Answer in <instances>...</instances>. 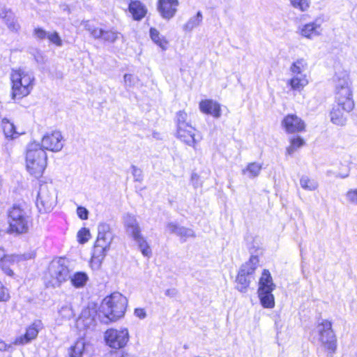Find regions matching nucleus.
Wrapping results in <instances>:
<instances>
[{
	"instance_id": "obj_7",
	"label": "nucleus",
	"mask_w": 357,
	"mask_h": 357,
	"mask_svg": "<svg viewBox=\"0 0 357 357\" xmlns=\"http://www.w3.org/2000/svg\"><path fill=\"white\" fill-rule=\"evenodd\" d=\"M69 278L70 271L68 266L64 264L63 259H59L51 262L46 276L47 282L50 287H59Z\"/></svg>"
},
{
	"instance_id": "obj_1",
	"label": "nucleus",
	"mask_w": 357,
	"mask_h": 357,
	"mask_svg": "<svg viewBox=\"0 0 357 357\" xmlns=\"http://www.w3.org/2000/svg\"><path fill=\"white\" fill-rule=\"evenodd\" d=\"M10 79L13 100H20L26 97L31 93L36 84L33 71L26 67L13 68Z\"/></svg>"
},
{
	"instance_id": "obj_46",
	"label": "nucleus",
	"mask_w": 357,
	"mask_h": 357,
	"mask_svg": "<svg viewBox=\"0 0 357 357\" xmlns=\"http://www.w3.org/2000/svg\"><path fill=\"white\" fill-rule=\"evenodd\" d=\"M177 236L185 239L195 236V232L192 229L190 228H185L184 227H180Z\"/></svg>"
},
{
	"instance_id": "obj_39",
	"label": "nucleus",
	"mask_w": 357,
	"mask_h": 357,
	"mask_svg": "<svg viewBox=\"0 0 357 357\" xmlns=\"http://www.w3.org/2000/svg\"><path fill=\"white\" fill-rule=\"evenodd\" d=\"M305 141L300 137H292L290 139V145L287 148V153L293 154L298 149L302 147Z\"/></svg>"
},
{
	"instance_id": "obj_32",
	"label": "nucleus",
	"mask_w": 357,
	"mask_h": 357,
	"mask_svg": "<svg viewBox=\"0 0 357 357\" xmlns=\"http://www.w3.org/2000/svg\"><path fill=\"white\" fill-rule=\"evenodd\" d=\"M262 169V165L258 162H250L242 170L243 175H247L250 178L257 177Z\"/></svg>"
},
{
	"instance_id": "obj_16",
	"label": "nucleus",
	"mask_w": 357,
	"mask_h": 357,
	"mask_svg": "<svg viewBox=\"0 0 357 357\" xmlns=\"http://www.w3.org/2000/svg\"><path fill=\"white\" fill-rule=\"evenodd\" d=\"M282 125L289 133L298 132L304 130L305 125L304 121L295 114L286 116Z\"/></svg>"
},
{
	"instance_id": "obj_12",
	"label": "nucleus",
	"mask_w": 357,
	"mask_h": 357,
	"mask_svg": "<svg viewBox=\"0 0 357 357\" xmlns=\"http://www.w3.org/2000/svg\"><path fill=\"white\" fill-rule=\"evenodd\" d=\"M112 241V234L109 225L101 223L98 227V237L95 248L97 252L107 251Z\"/></svg>"
},
{
	"instance_id": "obj_9",
	"label": "nucleus",
	"mask_w": 357,
	"mask_h": 357,
	"mask_svg": "<svg viewBox=\"0 0 357 357\" xmlns=\"http://www.w3.org/2000/svg\"><path fill=\"white\" fill-rule=\"evenodd\" d=\"M104 339L106 344L110 348L120 349L126 346L130 339V335L126 328H109L105 332Z\"/></svg>"
},
{
	"instance_id": "obj_4",
	"label": "nucleus",
	"mask_w": 357,
	"mask_h": 357,
	"mask_svg": "<svg viewBox=\"0 0 357 357\" xmlns=\"http://www.w3.org/2000/svg\"><path fill=\"white\" fill-rule=\"evenodd\" d=\"M123 223L126 234L137 243L142 254L149 257L152 253L151 249L142 234V229L137 217L130 213H126L123 217Z\"/></svg>"
},
{
	"instance_id": "obj_51",
	"label": "nucleus",
	"mask_w": 357,
	"mask_h": 357,
	"mask_svg": "<svg viewBox=\"0 0 357 357\" xmlns=\"http://www.w3.org/2000/svg\"><path fill=\"white\" fill-rule=\"evenodd\" d=\"M349 168L348 166H344L342 169L339 171L338 172H336L335 176L337 178H346L349 176Z\"/></svg>"
},
{
	"instance_id": "obj_27",
	"label": "nucleus",
	"mask_w": 357,
	"mask_h": 357,
	"mask_svg": "<svg viewBox=\"0 0 357 357\" xmlns=\"http://www.w3.org/2000/svg\"><path fill=\"white\" fill-rule=\"evenodd\" d=\"M69 279L71 284L74 287L79 289L84 287L86 284L89 280V276L84 272H76L73 275H70Z\"/></svg>"
},
{
	"instance_id": "obj_38",
	"label": "nucleus",
	"mask_w": 357,
	"mask_h": 357,
	"mask_svg": "<svg viewBox=\"0 0 357 357\" xmlns=\"http://www.w3.org/2000/svg\"><path fill=\"white\" fill-rule=\"evenodd\" d=\"M2 128L5 136L8 138H15L17 136L18 133L15 131V127L14 124L10 122L8 119H3L2 121Z\"/></svg>"
},
{
	"instance_id": "obj_30",
	"label": "nucleus",
	"mask_w": 357,
	"mask_h": 357,
	"mask_svg": "<svg viewBox=\"0 0 357 357\" xmlns=\"http://www.w3.org/2000/svg\"><path fill=\"white\" fill-rule=\"evenodd\" d=\"M149 32L150 37L154 43L159 46L162 50H166L168 47V40L165 37L162 36L155 28H151Z\"/></svg>"
},
{
	"instance_id": "obj_48",
	"label": "nucleus",
	"mask_w": 357,
	"mask_h": 357,
	"mask_svg": "<svg viewBox=\"0 0 357 357\" xmlns=\"http://www.w3.org/2000/svg\"><path fill=\"white\" fill-rule=\"evenodd\" d=\"M10 297L9 290L0 281V302H6Z\"/></svg>"
},
{
	"instance_id": "obj_35",
	"label": "nucleus",
	"mask_w": 357,
	"mask_h": 357,
	"mask_svg": "<svg viewBox=\"0 0 357 357\" xmlns=\"http://www.w3.org/2000/svg\"><path fill=\"white\" fill-rule=\"evenodd\" d=\"M82 25L84 29L88 31L91 36L95 39H100L103 38L104 31L102 29L96 27L91 24L88 20L82 22Z\"/></svg>"
},
{
	"instance_id": "obj_28",
	"label": "nucleus",
	"mask_w": 357,
	"mask_h": 357,
	"mask_svg": "<svg viewBox=\"0 0 357 357\" xmlns=\"http://www.w3.org/2000/svg\"><path fill=\"white\" fill-rule=\"evenodd\" d=\"M129 11L135 20H141L146 14V9L139 1L131 2L129 5Z\"/></svg>"
},
{
	"instance_id": "obj_18",
	"label": "nucleus",
	"mask_w": 357,
	"mask_h": 357,
	"mask_svg": "<svg viewBox=\"0 0 357 357\" xmlns=\"http://www.w3.org/2000/svg\"><path fill=\"white\" fill-rule=\"evenodd\" d=\"M322 27L321 24L317 22H311L299 26L298 33L307 39L312 40L322 33Z\"/></svg>"
},
{
	"instance_id": "obj_10",
	"label": "nucleus",
	"mask_w": 357,
	"mask_h": 357,
	"mask_svg": "<svg viewBox=\"0 0 357 357\" xmlns=\"http://www.w3.org/2000/svg\"><path fill=\"white\" fill-rule=\"evenodd\" d=\"M314 332L318 335V340L326 349L335 352L336 349L335 337L332 330L331 321L322 320L319 323Z\"/></svg>"
},
{
	"instance_id": "obj_33",
	"label": "nucleus",
	"mask_w": 357,
	"mask_h": 357,
	"mask_svg": "<svg viewBox=\"0 0 357 357\" xmlns=\"http://www.w3.org/2000/svg\"><path fill=\"white\" fill-rule=\"evenodd\" d=\"M307 62L304 59H299L294 61L290 66L292 75H304L303 73L307 69Z\"/></svg>"
},
{
	"instance_id": "obj_43",
	"label": "nucleus",
	"mask_w": 357,
	"mask_h": 357,
	"mask_svg": "<svg viewBox=\"0 0 357 357\" xmlns=\"http://www.w3.org/2000/svg\"><path fill=\"white\" fill-rule=\"evenodd\" d=\"M120 35L119 32L114 29L104 31L102 40L109 43H114L119 38Z\"/></svg>"
},
{
	"instance_id": "obj_42",
	"label": "nucleus",
	"mask_w": 357,
	"mask_h": 357,
	"mask_svg": "<svg viewBox=\"0 0 357 357\" xmlns=\"http://www.w3.org/2000/svg\"><path fill=\"white\" fill-rule=\"evenodd\" d=\"M3 17L6 18V23L10 31L16 32L20 29V26L19 23L14 17H12L11 13L9 15L6 13Z\"/></svg>"
},
{
	"instance_id": "obj_2",
	"label": "nucleus",
	"mask_w": 357,
	"mask_h": 357,
	"mask_svg": "<svg viewBox=\"0 0 357 357\" xmlns=\"http://www.w3.org/2000/svg\"><path fill=\"white\" fill-rule=\"evenodd\" d=\"M47 153L38 143L28 145L26 153V168L36 178L42 176L47 166Z\"/></svg>"
},
{
	"instance_id": "obj_53",
	"label": "nucleus",
	"mask_w": 357,
	"mask_h": 357,
	"mask_svg": "<svg viewBox=\"0 0 357 357\" xmlns=\"http://www.w3.org/2000/svg\"><path fill=\"white\" fill-rule=\"evenodd\" d=\"M136 77L131 74H125L124 83L126 86H132L136 83Z\"/></svg>"
},
{
	"instance_id": "obj_47",
	"label": "nucleus",
	"mask_w": 357,
	"mask_h": 357,
	"mask_svg": "<svg viewBox=\"0 0 357 357\" xmlns=\"http://www.w3.org/2000/svg\"><path fill=\"white\" fill-rule=\"evenodd\" d=\"M50 43L54 44L57 47L62 45V40L56 31L48 33L47 38Z\"/></svg>"
},
{
	"instance_id": "obj_23",
	"label": "nucleus",
	"mask_w": 357,
	"mask_h": 357,
	"mask_svg": "<svg viewBox=\"0 0 357 357\" xmlns=\"http://www.w3.org/2000/svg\"><path fill=\"white\" fill-rule=\"evenodd\" d=\"M259 260L258 257L252 255L250 257L249 260L247 262H245L241 266L238 271L254 278L253 275L259 265Z\"/></svg>"
},
{
	"instance_id": "obj_8",
	"label": "nucleus",
	"mask_w": 357,
	"mask_h": 357,
	"mask_svg": "<svg viewBox=\"0 0 357 357\" xmlns=\"http://www.w3.org/2000/svg\"><path fill=\"white\" fill-rule=\"evenodd\" d=\"M57 203L56 190L52 186L41 185L38 193L36 206L40 213H49Z\"/></svg>"
},
{
	"instance_id": "obj_22",
	"label": "nucleus",
	"mask_w": 357,
	"mask_h": 357,
	"mask_svg": "<svg viewBox=\"0 0 357 357\" xmlns=\"http://www.w3.org/2000/svg\"><path fill=\"white\" fill-rule=\"evenodd\" d=\"M309 83L306 75H292L287 84L290 86L291 89L296 91H301Z\"/></svg>"
},
{
	"instance_id": "obj_40",
	"label": "nucleus",
	"mask_w": 357,
	"mask_h": 357,
	"mask_svg": "<svg viewBox=\"0 0 357 357\" xmlns=\"http://www.w3.org/2000/svg\"><path fill=\"white\" fill-rule=\"evenodd\" d=\"M106 252L107 251H102V252H97L96 248H94L93 254L91 259V265L93 268H99L106 255Z\"/></svg>"
},
{
	"instance_id": "obj_41",
	"label": "nucleus",
	"mask_w": 357,
	"mask_h": 357,
	"mask_svg": "<svg viewBox=\"0 0 357 357\" xmlns=\"http://www.w3.org/2000/svg\"><path fill=\"white\" fill-rule=\"evenodd\" d=\"M291 5L301 12L307 11L311 3L310 0H289Z\"/></svg>"
},
{
	"instance_id": "obj_11",
	"label": "nucleus",
	"mask_w": 357,
	"mask_h": 357,
	"mask_svg": "<svg viewBox=\"0 0 357 357\" xmlns=\"http://www.w3.org/2000/svg\"><path fill=\"white\" fill-rule=\"evenodd\" d=\"M32 257L33 255H6L4 250L0 248V268L6 275L13 276L14 273L10 268V266L15 263H18L20 261L29 259Z\"/></svg>"
},
{
	"instance_id": "obj_3",
	"label": "nucleus",
	"mask_w": 357,
	"mask_h": 357,
	"mask_svg": "<svg viewBox=\"0 0 357 357\" xmlns=\"http://www.w3.org/2000/svg\"><path fill=\"white\" fill-rule=\"evenodd\" d=\"M128 301L119 292H114L106 297L101 305V312L104 315L102 321H115L123 317Z\"/></svg>"
},
{
	"instance_id": "obj_29",
	"label": "nucleus",
	"mask_w": 357,
	"mask_h": 357,
	"mask_svg": "<svg viewBox=\"0 0 357 357\" xmlns=\"http://www.w3.org/2000/svg\"><path fill=\"white\" fill-rule=\"evenodd\" d=\"M59 316L61 319L68 320L74 317V310L71 303L69 301H65L63 303L60 305L58 309Z\"/></svg>"
},
{
	"instance_id": "obj_56",
	"label": "nucleus",
	"mask_w": 357,
	"mask_h": 357,
	"mask_svg": "<svg viewBox=\"0 0 357 357\" xmlns=\"http://www.w3.org/2000/svg\"><path fill=\"white\" fill-rule=\"evenodd\" d=\"M177 290L176 289H168L165 291V294L170 298H174L177 295Z\"/></svg>"
},
{
	"instance_id": "obj_24",
	"label": "nucleus",
	"mask_w": 357,
	"mask_h": 357,
	"mask_svg": "<svg viewBox=\"0 0 357 357\" xmlns=\"http://www.w3.org/2000/svg\"><path fill=\"white\" fill-rule=\"evenodd\" d=\"M275 288V285L273 282L269 271L264 269L259 279L258 291L274 290Z\"/></svg>"
},
{
	"instance_id": "obj_17",
	"label": "nucleus",
	"mask_w": 357,
	"mask_h": 357,
	"mask_svg": "<svg viewBox=\"0 0 357 357\" xmlns=\"http://www.w3.org/2000/svg\"><path fill=\"white\" fill-rule=\"evenodd\" d=\"M335 105L340 107L343 111L350 112L354 108L353 91L335 92Z\"/></svg>"
},
{
	"instance_id": "obj_49",
	"label": "nucleus",
	"mask_w": 357,
	"mask_h": 357,
	"mask_svg": "<svg viewBox=\"0 0 357 357\" xmlns=\"http://www.w3.org/2000/svg\"><path fill=\"white\" fill-rule=\"evenodd\" d=\"M48 33L42 28H36L33 31V36L38 39H45L47 38Z\"/></svg>"
},
{
	"instance_id": "obj_31",
	"label": "nucleus",
	"mask_w": 357,
	"mask_h": 357,
	"mask_svg": "<svg viewBox=\"0 0 357 357\" xmlns=\"http://www.w3.org/2000/svg\"><path fill=\"white\" fill-rule=\"evenodd\" d=\"M252 279L253 278L252 277L246 275L238 271L236 279V282L237 283L236 289L241 292H246Z\"/></svg>"
},
{
	"instance_id": "obj_50",
	"label": "nucleus",
	"mask_w": 357,
	"mask_h": 357,
	"mask_svg": "<svg viewBox=\"0 0 357 357\" xmlns=\"http://www.w3.org/2000/svg\"><path fill=\"white\" fill-rule=\"evenodd\" d=\"M132 174L133 175L135 181H142V178H143L142 171L140 169L132 165Z\"/></svg>"
},
{
	"instance_id": "obj_20",
	"label": "nucleus",
	"mask_w": 357,
	"mask_h": 357,
	"mask_svg": "<svg viewBox=\"0 0 357 357\" xmlns=\"http://www.w3.org/2000/svg\"><path fill=\"white\" fill-rule=\"evenodd\" d=\"M200 111L206 114H210L215 118L221 116L220 105L213 100H203L199 104Z\"/></svg>"
},
{
	"instance_id": "obj_15",
	"label": "nucleus",
	"mask_w": 357,
	"mask_h": 357,
	"mask_svg": "<svg viewBox=\"0 0 357 357\" xmlns=\"http://www.w3.org/2000/svg\"><path fill=\"white\" fill-rule=\"evenodd\" d=\"M40 326V321H35L31 324L26 328L24 335H21L15 338L13 344L16 346L25 345L35 340L38 335Z\"/></svg>"
},
{
	"instance_id": "obj_37",
	"label": "nucleus",
	"mask_w": 357,
	"mask_h": 357,
	"mask_svg": "<svg viewBox=\"0 0 357 357\" xmlns=\"http://www.w3.org/2000/svg\"><path fill=\"white\" fill-rule=\"evenodd\" d=\"M301 188L305 190L313 191L318 188L319 184L317 181L312 179L307 176H303L300 179Z\"/></svg>"
},
{
	"instance_id": "obj_21",
	"label": "nucleus",
	"mask_w": 357,
	"mask_h": 357,
	"mask_svg": "<svg viewBox=\"0 0 357 357\" xmlns=\"http://www.w3.org/2000/svg\"><path fill=\"white\" fill-rule=\"evenodd\" d=\"M96 312L94 309H84L77 320L78 325H82L85 328H90L95 324V317Z\"/></svg>"
},
{
	"instance_id": "obj_55",
	"label": "nucleus",
	"mask_w": 357,
	"mask_h": 357,
	"mask_svg": "<svg viewBox=\"0 0 357 357\" xmlns=\"http://www.w3.org/2000/svg\"><path fill=\"white\" fill-rule=\"evenodd\" d=\"M135 315L141 319H143L146 317V312L144 309L143 308H136L135 310Z\"/></svg>"
},
{
	"instance_id": "obj_52",
	"label": "nucleus",
	"mask_w": 357,
	"mask_h": 357,
	"mask_svg": "<svg viewBox=\"0 0 357 357\" xmlns=\"http://www.w3.org/2000/svg\"><path fill=\"white\" fill-rule=\"evenodd\" d=\"M77 214L80 219L87 220L89 215V211L83 206H79L77 208Z\"/></svg>"
},
{
	"instance_id": "obj_45",
	"label": "nucleus",
	"mask_w": 357,
	"mask_h": 357,
	"mask_svg": "<svg viewBox=\"0 0 357 357\" xmlns=\"http://www.w3.org/2000/svg\"><path fill=\"white\" fill-rule=\"evenodd\" d=\"M77 241L79 243H85L89 241L91 237L89 229L87 228H82L79 229L77 234Z\"/></svg>"
},
{
	"instance_id": "obj_57",
	"label": "nucleus",
	"mask_w": 357,
	"mask_h": 357,
	"mask_svg": "<svg viewBox=\"0 0 357 357\" xmlns=\"http://www.w3.org/2000/svg\"><path fill=\"white\" fill-rule=\"evenodd\" d=\"M12 347L11 344H6L4 341L0 339V351H8Z\"/></svg>"
},
{
	"instance_id": "obj_14",
	"label": "nucleus",
	"mask_w": 357,
	"mask_h": 357,
	"mask_svg": "<svg viewBox=\"0 0 357 357\" xmlns=\"http://www.w3.org/2000/svg\"><path fill=\"white\" fill-rule=\"evenodd\" d=\"M333 82L335 92L349 91L352 90L349 73L344 69H339L335 72Z\"/></svg>"
},
{
	"instance_id": "obj_58",
	"label": "nucleus",
	"mask_w": 357,
	"mask_h": 357,
	"mask_svg": "<svg viewBox=\"0 0 357 357\" xmlns=\"http://www.w3.org/2000/svg\"><path fill=\"white\" fill-rule=\"evenodd\" d=\"M120 357H130V356H129L128 354H126L121 355Z\"/></svg>"
},
{
	"instance_id": "obj_36",
	"label": "nucleus",
	"mask_w": 357,
	"mask_h": 357,
	"mask_svg": "<svg viewBox=\"0 0 357 357\" xmlns=\"http://www.w3.org/2000/svg\"><path fill=\"white\" fill-rule=\"evenodd\" d=\"M85 341L83 339L78 340L73 346L70 347V357H82L85 349Z\"/></svg>"
},
{
	"instance_id": "obj_26",
	"label": "nucleus",
	"mask_w": 357,
	"mask_h": 357,
	"mask_svg": "<svg viewBox=\"0 0 357 357\" xmlns=\"http://www.w3.org/2000/svg\"><path fill=\"white\" fill-rule=\"evenodd\" d=\"M273 291H258L260 303L264 308L272 309L275 306V298L272 294Z\"/></svg>"
},
{
	"instance_id": "obj_25",
	"label": "nucleus",
	"mask_w": 357,
	"mask_h": 357,
	"mask_svg": "<svg viewBox=\"0 0 357 357\" xmlns=\"http://www.w3.org/2000/svg\"><path fill=\"white\" fill-rule=\"evenodd\" d=\"M345 113L348 112L343 111L340 107L335 105L330 113L331 122L337 126L344 125L347 121Z\"/></svg>"
},
{
	"instance_id": "obj_13",
	"label": "nucleus",
	"mask_w": 357,
	"mask_h": 357,
	"mask_svg": "<svg viewBox=\"0 0 357 357\" xmlns=\"http://www.w3.org/2000/svg\"><path fill=\"white\" fill-rule=\"evenodd\" d=\"M63 146V136L59 131L46 133L41 140V148L44 150L57 152Z\"/></svg>"
},
{
	"instance_id": "obj_54",
	"label": "nucleus",
	"mask_w": 357,
	"mask_h": 357,
	"mask_svg": "<svg viewBox=\"0 0 357 357\" xmlns=\"http://www.w3.org/2000/svg\"><path fill=\"white\" fill-rule=\"evenodd\" d=\"M179 228L180 226L172 222L167 224V231L170 233L175 234L176 235L178 234Z\"/></svg>"
},
{
	"instance_id": "obj_44",
	"label": "nucleus",
	"mask_w": 357,
	"mask_h": 357,
	"mask_svg": "<svg viewBox=\"0 0 357 357\" xmlns=\"http://www.w3.org/2000/svg\"><path fill=\"white\" fill-rule=\"evenodd\" d=\"M344 197L347 203L357 205V188L348 190L344 195Z\"/></svg>"
},
{
	"instance_id": "obj_34",
	"label": "nucleus",
	"mask_w": 357,
	"mask_h": 357,
	"mask_svg": "<svg viewBox=\"0 0 357 357\" xmlns=\"http://www.w3.org/2000/svg\"><path fill=\"white\" fill-rule=\"evenodd\" d=\"M202 14L199 11L195 16L190 18L189 20L183 25V30L187 32L192 31L195 28L199 26L202 21Z\"/></svg>"
},
{
	"instance_id": "obj_5",
	"label": "nucleus",
	"mask_w": 357,
	"mask_h": 357,
	"mask_svg": "<svg viewBox=\"0 0 357 357\" xmlns=\"http://www.w3.org/2000/svg\"><path fill=\"white\" fill-rule=\"evenodd\" d=\"M177 137L188 146L195 147L200 139L196 138L197 130L188 121V114L178 111L176 116Z\"/></svg>"
},
{
	"instance_id": "obj_6",
	"label": "nucleus",
	"mask_w": 357,
	"mask_h": 357,
	"mask_svg": "<svg viewBox=\"0 0 357 357\" xmlns=\"http://www.w3.org/2000/svg\"><path fill=\"white\" fill-rule=\"evenodd\" d=\"M30 222V217L26 211L19 206H13L9 211L8 232L15 234L26 233Z\"/></svg>"
},
{
	"instance_id": "obj_19",
	"label": "nucleus",
	"mask_w": 357,
	"mask_h": 357,
	"mask_svg": "<svg viewBox=\"0 0 357 357\" xmlns=\"http://www.w3.org/2000/svg\"><path fill=\"white\" fill-rule=\"evenodd\" d=\"M178 6V0H158V9L163 18L169 20L175 15Z\"/></svg>"
}]
</instances>
